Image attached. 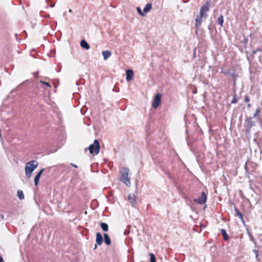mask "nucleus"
I'll return each instance as SVG.
<instances>
[{
    "instance_id": "obj_1",
    "label": "nucleus",
    "mask_w": 262,
    "mask_h": 262,
    "mask_svg": "<svg viewBox=\"0 0 262 262\" xmlns=\"http://www.w3.org/2000/svg\"><path fill=\"white\" fill-rule=\"evenodd\" d=\"M209 10V3L208 2H206L203 6H202L200 9V15L197 16L195 21V27H198L201 26L202 22V18L204 17L206 18L207 16L206 12Z\"/></svg>"
},
{
    "instance_id": "obj_2",
    "label": "nucleus",
    "mask_w": 262,
    "mask_h": 262,
    "mask_svg": "<svg viewBox=\"0 0 262 262\" xmlns=\"http://www.w3.org/2000/svg\"><path fill=\"white\" fill-rule=\"evenodd\" d=\"M38 162L35 160H32L27 162L25 166V173L27 178H31L33 171L37 168Z\"/></svg>"
},
{
    "instance_id": "obj_3",
    "label": "nucleus",
    "mask_w": 262,
    "mask_h": 262,
    "mask_svg": "<svg viewBox=\"0 0 262 262\" xmlns=\"http://www.w3.org/2000/svg\"><path fill=\"white\" fill-rule=\"evenodd\" d=\"M129 169L126 167L122 168L120 170V180L125 183L127 186L130 185V179L128 178Z\"/></svg>"
},
{
    "instance_id": "obj_4",
    "label": "nucleus",
    "mask_w": 262,
    "mask_h": 262,
    "mask_svg": "<svg viewBox=\"0 0 262 262\" xmlns=\"http://www.w3.org/2000/svg\"><path fill=\"white\" fill-rule=\"evenodd\" d=\"M91 154L97 155L100 151V144L98 140H95L93 144H91L88 147Z\"/></svg>"
},
{
    "instance_id": "obj_5",
    "label": "nucleus",
    "mask_w": 262,
    "mask_h": 262,
    "mask_svg": "<svg viewBox=\"0 0 262 262\" xmlns=\"http://www.w3.org/2000/svg\"><path fill=\"white\" fill-rule=\"evenodd\" d=\"M246 124H245L246 133L249 134L251 128L255 125L254 122L252 120V117H248L246 119Z\"/></svg>"
},
{
    "instance_id": "obj_6",
    "label": "nucleus",
    "mask_w": 262,
    "mask_h": 262,
    "mask_svg": "<svg viewBox=\"0 0 262 262\" xmlns=\"http://www.w3.org/2000/svg\"><path fill=\"white\" fill-rule=\"evenodd\" d=\"M162 95L160 93H158L153 100L152 103V107L154 108H156L159 105L161 100Z\"/></svg>"
},
{
    "instance_id": "obj_7",
    "label": "nucleus",
    "mask_w": 262,
    "mask_h": 262,
    "mask_svg": "<svg viewBox=\"0 0 262 262\" xmlns=\"http://www.w3.org/2000/svg\"><path fill=\"white\" fill-rule=\"evenodd\" d=\"M193 201L200 205L205 204L206 202V195L205 192L203 191L201 196L198 199H194Z\"/></svg>"
},
{
    "instance_id": "obj_8",
    "label": "nucleus",
    "mask_w": 262,
    "mask_h": 262,
    "mask_svg": "<svg viewBox=\"0 0 262 262\" xmlns=\"http://www.w3.org/2000/svg\"><path fill=\"white\" fill-rule=\"evenodd\" d=\"M221 72H222L226 75H231L233 77H234V83H235L237 75L235 74V73L231 72L230 69H228L226 70H224L223 69H222Z\"/></svg>"
},
{
    "instance_id": "obj_9",
    "label": "nucleus",
    "mask_w": 262,
    "mask_h": 262,
    "mask_svg": "<svg viewBox=\"0 0 262 262\" xmlns=\"http://www.w3.org/2000/svg\"><path fill=\"white\" fill-rule=\"evenodd\" d=\"M126 80L127 81H129L133 79V78L134 77V72L132 70H130V69L127 70L126 71Z\"/></svg>"
},
{
    "instance_id": "obj_10",
    "label": "nucleus",
    "mask_w": 262,
    "mask_h": 262,
    "mask_svg": "<svg viewBox=\"0 0 262 262\" xmlns=\"http://www.w3.org/2000/svg\"><path fill=\"white\" fill-rule=\"evenodd\" d=\"M45 169L44 168H42L38 173L36 175V176L35 177V178H34V184L35 186H37L38 183H39V179H40V178L42 173V172H43Z\"/></svg>"
},
{
    "instance_id": "obj_11",
    "label": "nucleus",
    "mask_w": 262,
    "mask_h": 262,
    "mask_svg": "<svg viewBox=\"0 0 262 262\" xmlns=\"http://www.w3.org/2000/svg\"><path fill=\"white\" fill-rule=\"evenodd\" d=\"M103 237L102 234L100 232L96 233V242L97 245H101L103 242Z\"/></svg>"
},
{
    "instance_id": "obj_12",
    "label": "nucleus",
    "mask_w": 262,
    "mask_h": 262,
    "mask_svg": "<svg viewBox=\"0 0 262 262\" xmlns=\"http://www.w3.org/2000/svg\"><path fill=\"white\" fill-rule=\"evenodd\" d=\"M234 210H235V215L236 216H237L241 220V221L243 223H244L245 221H244V219L243 218L242 213L239 211V210L235 206H234Z\"/></svg>"
},
{
    "instance_id": "obj_13",
    "label": "nucleus",
    "mask_w": 262,
    "mask_h": 262,
    "mask_svg": "<svg viewBox=\"0 0 262 262\" xmlns=\"http://www.w3.org/2000/svg\"><path fill=\"white\" fill-rule=\"evenodd\" d=\"M128 201L130 203L132 204H135L136 203V196L134 194L131 193L129 194L128 196Z\"/></svg>"
},
{
    "instance_id": "obj_14",
    "label": "nucleus",
    "mask_w": 262,
    "mask_h": 262,
    "mask_svg": "<svg viewBox=\"0 0 262 262\" xmlns=\"http://www.w3.org/2000/svg\"><path fill=\"white\" fill-rule=\"evenodd\" d=\"M80 46L81 47L85 49L86 50H89L90 48V45L88 44V43L84 39H82L80 41Z\"/></svg>"
},
{
    "instance_id": "obj_15",
    "label": "nucleus",
    "mask_w": 262,
    "mask_h": 262,
    "mask_svg": "<svg viewBox=\"0 0 262 262\" xmlns=\"http://www.w3.org/2000/svg\"><path fill=\"white\" fill-rule=\"evenodd\" d=\"M152 5L151 3H147L145 5L144 8H143V11H144L145 15H146V13L149 12L150 11V10L152 9Z\"/></svg>"
},
{
    "instance_id": "obj_16",
    "label": "nucleus",
    "mask_w": 262,
    "mask_h": 262,
    "mask_svg": "<svg viewBox=\"0 0 262 262\" xmlns=\"http://www.w3.org/2000/svg\"><path fill=\"white\" fill-rule=\"evenodd\" d=\"M103 236H104V243H105V244L107 246L110 245L111 244V240L110 236L106 233H104L103 234Z\"/></svg>"
},
{
    "instance_id": "obj_17",
    "label": "nucleus",
    "mask_w": 262,
    "mask_h": 262,
    "mask_svg": "<svg viewBox=\"0 0 262 262\" xmlns=\"http://www.w3.org/2000/svg\"><path fill=\"white\" fill-rule=\"evenodd\" d=\"M111 52L108 50L103 51L102 52V55H103L104 60H106L108 58L111 56Z\"/></svg>"
},
{
    "instance_id": "obj_18",
    "label": "nucleus",
    "mask_w": 262,
    "mask_h": 262,
    "mask_svg": "<svg viewBox=\"0 0 262 262\" xmlns=\"http://www.w3.org/2000/svg\"><path fill=\"white\" fill-rule=\"evenodd\" d=\"M221 232L223 235L224 240L227 241L229 239V236L226 232V230L224 229H222L221 230Z\"/></svg>"
},
{
    "instance_id": "obj_19",
    "label": "nucleus",
    "mask_w": 262,
    "mask_h": 262,
    "mask_svg": "<svg viewBox=\"0 0 262 262\" xmlns=\"http://www.w3.org/2000/svg\"><path fill=\"white\" fill-rule=\"evenodd\" d=\"M217 23L220 25L221 27L223 26L224 23V17L223 15H221L217 19Z\"/></svg>"
},
{
    "instance_id": "obj_20",
    "label": "nucleus",
    "mask_w": 262,
    "mask_h": 262,
    "mask_svg": "<svg viewBox=\"0 0 262 262\" xmlns=\"http://www.w3.org/2000/svg\"><path fill=\"white\" fill-rule=\"evenodd\" d=\"M100 227L104 231H107L108 230V225L105 223H101Z\"/></svg>"
},
{
    "instance_id": "obj_21",
    "label": "nucleus",
    "mask_w": 262,
    "mask_h": 262,
    "mask_svg": "<svg viewBox=\"0 0 262 262\" xmlns=\"http://www.w3.org/2000/svg\"><path fill=\"white\" fill-rule=\"evenodd\" d=\"M17 194L18 198L20 200H23L24 199V193H23V191H21L20 190H17Z\"/></svg>"
},
{
    "instance_id": "obj_22",
    "label": "nucleus",
    "mask_w": 262,
    "mask_h": 262,
    "mask_svg": "<svg viewBox=\"0 0 262 262\" xmlns=\"http://www.w3.org/2000/svg\"><path fill=\"white\" fill-rule=\"evenodd\" d=\"M163 171L164 172V173L167 176V177L170 179H173V177L172 176L171 174V173L170 172L169 170H167V169H163Z\"/></svg>"
},
{
    "instance_id": "obj_23",
    "label": "nucleus",
    "mask_w": 262,
    "mask_h": 262,
    "mask_svg": "<svg viewBox=\"0 0 262 262\" xmlns=\"http://www.w3.org/2000/svg\"><path fill=\"white\" fill-rule=\"evenodd\" d=\"M137 11L141 16H146L144 11H142L141 9L139 7H137Z\"/></svg>"
},
{
    "instance_id": "obj_24",
    "label": "nucleus",
    "mask_w": 262,
    "mask_h": 262,
    "mask_svg": "<svg viewBox=\"0 0 262 262\" xmlns=\"http://www.w3.org/2000/svg\"><path fill=\"white\" fill-rule=\"evenodd\" d=\"M150 262H156V257L153 253H150Z\"/></svg>"
},
{
    "instance_id": "obj_25",
    "label": "nucleus",
    "mask_w": 262,
    "mask_h": 262,
    "mask_svg": "<svg viewBox=\"0 0 262 262\" xmlns=\"http://www.w3.org/2000/svg\"><path fill=\"white\" fill-rule=\"evenodd\" d=\"M131 226L130 225H128L127 226V229H126L124 231V235H127L130 233V227Z\"/></svg>"
},
{
    "instance_id": "obj_26",
    "label": "nucleus",
    "mask_w": 262,
    "mask_h": 262,
    "mask_svg": "<svg viewBox=\"0 0 262 262\" xmlns=\"http://www.w3.org/2000/svg\"><path fill=\"white\" fill-rule=\"evenodd\" d=\"M253 252L255 254V258H256V260H258V257H259L258 251L256 250V249H253Z\"/></svg>"
},
{
    "instance_id": "obj_27",
    "label": "nucleus",
    "mask_w": 262,
    "mask_h": 262,
    "mask_svg": "<svg viewBox=\"0 0 262 262\" xmlns=\"http://www.w3.org/2000/svg\"><path fill=\"white\" fill-rule=\"evenodd\" d=\"M237 102V99L236 98V95H234L233 99L231 100V103H236Z\"/></svg>"
},
{
    "instance_id": "obj_28",
    "label": "nucleus",
    "mask_w": 262,
    "mask_h": 262,
    "mask_svg": "<svg viewBox=\"0 0 262 262\" xmlns=\"http://www.w3.org/2000/svg\"><path fill=\"white\" fill-rule=\"evenodd\" d=\"M40 82L41 83H43V84H45L46 85H47L49 88H50L51 86L49 82H45V81H42V80H40Z\"/></svg>"
},
{
    "instance_id": "obj_29",
    "label": "nucleus",
    "mask_w": 262,
    "mask_h": 262,
    "mask_svg": "<svg viewBox=\"0 0 262 262\" xmlns=\"http://www.w3.org/2000/svg\"><path fill=\"white\" fill-rule=\"evenodd\" d=\"M244 100L246 102L249 103L250 102V98L247 95L245 96Z\"/></svg>"
},
{
    "instance_id": "obj_30",
    "label": "nucleus",
    "mask_w": 262,
    "mask_h": 262,
    "mask_svg": "<svg viewBox=\"0 0 262 262\" xmlns=\"http://www.w3.org/2000/svg\"><path fill=\"white\" fill-rule=\"evenodd\" d=\"M258 51H262V50L260 49L259 48H257L253 51L252 54L254 55L256 53V52H257Z\"/></svg>"
},
{
    "instance_id": "obj_31",
    "label": "nucleus",
    "mask_w": 262,
    "mask_h": 262,
    "mask_svg": "<svg viewBox=\"0 0 262 262\" xmlns=\"http://www.w3.org/2000/svg\"><path fill=\"white\" fill-rule=\"evenodd\" d=\"M5 219L4 214L2 212H0V221L3 220Z\"/></svg>"
},
{
    "instance_id": "obj_32",
    "label": "nucleus",
    "mask_w": 262,
    "mask_h": 262,
    "mask_svg": "<svg viewBox=\"0 0 262 262\" xmlns=\"http://www.w3.org/2000/svg\"><path fill=\"white\" fill-rule=\"evenodd\" d=\"M260 112V109L259 108H257L256 111H255V113H256L257 114H258V113H259Z\"/></svg>"
},
{
    "instance_id": "obj_33",
    "label": "nucleus",
    "mask_w": 262,
    "mask_h": 262,
    "mask_svg": "<svg viewBox=\"0 0 262 262\" xmlns=\"http://www.w3.org/2000/svg\"><path fill=\"white\" fill-rule=\"evenodd\" d=\"M70 165H72V166H73L75 168H77L78 167V166L76 165H75V164H74L73 163H71Z\"/></svg>"
},
{
    "instance_id": "obj_34",
    "label": "nucleus",
    "mask_w": 262,
    "mask_h": 262,
    "mask_svg": "<svg viewBox=\"0 0 262 262\" xmlns=\"http://www.w3.org/2000/svg\"><path fill=\"white\" fill-rule=\"evenodd\" d=\"M0 262H4V259L2 256L0 255Z\"/></svg>"
},
{
    "instance_id": "obj_35",
    "label": "nucleus",
    "mask_w": 262,
    "mask_h": 262,
    "mask_svg": "<svg viewBox=\"0 0 262 262\" xmlns=\"http://www.w3.org/2000/svg\"><path fill=\"white\" fill-rule=\"evenodd\" d=\"M257 114L255 113L253 115V118H257Z\"/></svg>"
},
{
    "instance_id": "obj_36",
    "label": "nucleus",
    "mask_w": 262,
    "mask_h": 262,
    "mask_svg": "<svg viewBox=\"0 0 262 262\" xmlns=\"http://www.w3.org/2000/svg\"><path fill=\"white\" fill-rule=\"evenodd\" d=\"M245 168L246 171L247 172L248 171V168L247 167V164H246L245 165Z\"/></svg>"
},
{
    "instance_id": "obj_37",
    "label": "nucleus",
    "mask_w": 262,
    "mask_h": 262,
    "mask_svg": "<svg viewBox=\"0 0 262 262\" xmlns=\"http://www.w3.org/2000/svg\"><path fill=\"white\" fill-rule=\"evenodd\" d=\"M184 3H187L189 0H182Z\"/></svg>"
},
{
    "instance_id": "obj_38",
    "label": "nucleus",
    "mask_w": 262,
    "mask_h": 262,
    "mask_svg": "<svg viewBox=\"0 0 262 262\" xmlns=\"http://www.w3.org/2000/svg\"><path fill=\"white\" fill-rule=\"evenodd\" d=\"M251 106V105L250 103H248V104H247V107H250Z\"/></svg>"
},
{
    "instance_id": "obj_39",
    "label": "nucleus",
    "mask_w": 262,
    "mask_h": 262,
    "mask_svg": "<svg viewBox=\"0 0 262 262\" xmlns=\"http://www.w3.org/2000/svg\"><path fill=\"white\" fill-rule=\"evenodd\" d=\"M113 91L118 92L119 91V90L118 89V90H116V89L115 88L113 89Z\"/></svg>"
},
{
    "instance_id": "obj_40",
    "label": "nucleus",
    "mask_w": 262,
    "mask_h": 262,
    "mask_svg": "<svg viewBox=\"0 0 262 262\" xmlns=\"http://www.w3.org/2000/svg\"><path fill=\"white\" fill-rule=\"evenodd\" d=\"M96 248H97V244H96V245H95V247H94V249H96Z\"/></svg>"
},
{
    "instance_id": "obj_41",
    "label": "nucleus",
    "mask_w": 262,
    "mask_h": 262,
    "mask_svg": "<svg viewBox=\"0 0 262 262\" xmlns=\"http://www.w3.org/2000/svg\"><path fill=\"white\" fill-rule=\"evenodd\" d=\"M39 73V71H37L34 74H37Z\"/></svg>"
},
{
    "instance_id": "obj_42",
    "label": "nucleus",
    "mask_w": 262,
    "mask_h": 262,
    "mask_svg": "<svg viewBox=\"0 0 262 262\" xmlns=\"http://www.w3.org/2000/svg\"><path fill=\"white\" fill-rule=\"evenodd\" d=\"M250 189H251L252 190H253V188H252V187H250Z\"/></svg>"
}]
</instances>
